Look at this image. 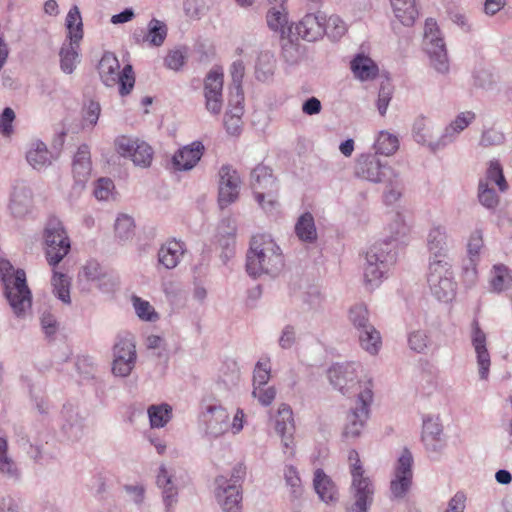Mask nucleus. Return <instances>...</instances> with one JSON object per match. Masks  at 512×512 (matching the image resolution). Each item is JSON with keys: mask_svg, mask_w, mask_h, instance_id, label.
<instances>
[{"mask_svg": "<svg viewBox=\"0 0 512 512\" xmlns=\"http://www.w3.org/2000/svg\"><path fill=\"white\" fill-rule=\"evenodd\" d=\"M443 428L439 417L428 416L423 419L422 441L427 450L440 451L444 446Z\"/></svg>", "mask_w": 512, "mask_h": 512, "instance_id": "nucleus-21", "label": "nucleus"}, {"mask_svg": "<svg viewBox=\"0 0 512 512\" xmlns=\"http://www.w3.org/2000/svg\"><path fill=\"white\" fill-rule=\"evenodd\" d=\"M251 187L257 202L262 208L268 209L275 204L277 183L269 167L264 165L255 167L251 173Z\"/></svg>", "mask_w": 512, "mask_h": 512, "instance_id": "nucleus-11", "label": "nucleus"}, {"mask_svg": "<svg viewBox=\"0 0 512 512\" xmlns=\"http://www.w3.org/2000/svg\"><path fill=\"white\" fill-rule=\"evenodd\" d=\"M252 394L258 399L260 404L268 406L274 401L276 390L274 387L255 386L253 387Z\"/></svg>", "mask_w": 512, "mask_h": 512, "instance_id": "nucleus-53", "label": "nucleus"}, {"mask_svg": "<svg viewBox=\"0 0 512 512\" xmlns=\"http://www.w3.org/2000/svg\"><path fill=\"white\" fill-rule=\"evenodd\" d=\"M134 228L133 219L127 215H122L115 222V231L120 238H127Z\"/></svg>", "mask_w": 512, "mask_h": 512, "instance_id": "nucleus-56", "label": "nucleus"}, {"mask_svg": "<svg viewBox=\"0 0 512 512\" xmlns=\"http://www.w3.org/2000/svg\"><path fill=\"white\" fill-rule=\"evenodd\" d=\"M228 420V412L221 406L209 407L205 415L207 430L214 436L221 435L228 429Z\"/></svg>", "mask_w": 512, "mask_h": 512, "instance_id": "nucleus-30", "label": "nucleus"}, {"mask_svg": "<svg viewBox=\"0 0 512 512\" xmlns=\"http://www.w3.org/2000/svg\"><path fill=\"white\" fill-rule=\"evenodd\" d=\"M53 292L62 302L70 303V280L67 275L54 272L52 277Z\"/></svg>", "mask_w": 512, "mask_h": 512, "instance_id": "nucleus-40", "label": "nucleus"}, {"mask_svg": "<svg viewBox=\"0 0 512 512\" xmlns=\"http://www.w3.org/2000/svg\"><path fill=\"white\" fill-rule=\"evenodd\" d=\"M466 497L464 493L458 492L450 500L446 512H463L465 509Z\"/></svg>", "mask_w": 512, "mask_h": 512, "instance_id": "nucleus-62", "label": "nucleus"}, {"mask_svg": "<svg viewBox=\"0 0 512 512\" xmlns=\"http://www.w3.org/2000/svg\"><path fill=\"white\" fill-rule=\"evenodd\" d=\"M148 27H149V31L146 36V40L152 46H157V47L161 46L164 43L166 36H167L166 25L157 19H152L149 22Z\"/></svg>", "mask_w": 512, "mask_h": 512, "instance_id": "nucleus-42", "label": "nucleus"}, {"mask_svg": "<svg viewBox=\"0 0 512 512\" xmlns=\"http://www.w3.org/2000/svg\"><path fill=\"white\" fill-rule=\"evenodd\" d=\"M44 240L47 261L55 267L69 253L71 248L70 239L59 220L52 218L48 221L44 232Z\"/></svg>", "mask_w": 512, "mask_h": 512, "instance_id": "nucleus-8", "label": "nucleus"}, {"mask_svg": "<svg viewBox=\"0 0 512 512\" xmlns=\"http://www.w3.org/2000/svg\"><path fill=\"white\" fill-rule=\"evenodd\" d=\"M114 183L111 179L101 178L96 182L94 194L99 200H107L112 194Z\"/></svg>", "mask_w": 512, "mask_h": 512, "instance_id": "nucleus-55", "label": "nucleus"}, {"mask_svg": "<svg viewBox=\"0 0 512 512\" xmlns=\"http://www.w3.org/2000/svg\"><path fill=\"white\" fill-rule=\"evenodd\" d=\"M102 82L108 87L119 85V93L125 96L131 92L135 84V76L131 65L120 70L117 57L111 52H105L98 64Z\"/></svg>", "mask_w": 512, "mask_h": 512, "instance_id": "nucleus-5", "label": "nucleus"}, {"mask_svg": "<svg viewBox=\"0 0 512 512\" xmlns=\"http://www.w3.org/2000/svg\"><path fill=\"white\" fill-rule=\"evenodd\" d=\"M374 147L377 153L389 156L397 151L399 141L395 135L382 131L379 133Z\"/></svg>", "mask_w": 512, "mask_h": 512, "instance_id": "nucleus-39", "label": "nucleus"}, {"mask_svg": "<svg viewBox=\"0 0 512 512\" xmlns=\"http://www.w3.org/2000/svg\"><path fill=\"white\" fill-rule=\"evenodd\" d=\"M346 31V24L338 15H331L328 19L325 18V33H328L331 37H341Z\"/></svg>", "mask_w": 512, "mask_h": 512, "instance_id": "nucleus-47", "label": "nucleus"}, {"mask_svg": "<svg viewBox=\"0 0 512 512\" xmlns=\"http://www.w3.org/2000/svg\"><path fill=\"white\" fill-rule=\"evenodd\" d=\"M408 342L411 349L421 352L427 346V336L424 333L417 331L409 336Z\"/></svg>", "mask_w": 512, "mask_h": 512, "instance_id": "nucleus-61", "label": "nucleus"}, {"mask_svg": "<svg viewBox=\"0 0 512 512\" xmlns=\"http://www.w3.org/2000/svg\"><path fill=\"white\" fill-rule=\"evenodd\" d=\"M414 138L418 143L426 144L432 149L445 145L447 141L446 135L436 140L432 123L424 117L418 119L414 124Z\"/></svg>", "mask_w": 512, "mask_h": 512, "instance_id": "nucleus-26", "label": "nucleus"}, {"mask_svg": "<svg viewBox=\"0 0 512 512\" xmlns=\"http://www.w3.org/2000/svg\"><path fill=\"white\" fill-rule=\"evenodd\" d=\"M239 105L236 103L234 111L226 113L224 117L225 127L230 134H238L240 131L242 107Z\"/></svg>", "mask_w": 512, "mask_h": 512, "instance_id": "nucleus-48", "label": "nucleus"}, {"mask_svg": "<svg viewBox=\"0 0 512 512\" xmlns=\"http://www.w3.org/2000/svg\"><path fill=\"white\" fill-rule=\"evenodd\" d=\"M483 247V237L482 233L480 231H476L471 234L469 241H468V252L471 256V259L473 257L478 256L481 248Z\"/></svg>", "mask_w": 512, "mask_h": 512, "instance_id": "nucleus-59", "label": "nucleus"}, {"mask_svg": "<svg viewBox=\"0 0 512 512\" xmlns=\"http://www.w3.org/2000/svg\"><path fill=\"white\" fill-rule=\"evenodd\" d=\"M472 344L477 354L480 377L485 379L489 373L490 355L486 348V335L476 320L473 322Z\"/></svg>", "mask_w": 512, "mask_h": 512, "instance_id": "nucleus-22", "label": "nucleus"}, {"mask_svg": "<svg viewBox=\"0 0 512 512\" xmlns=\"http://www.w3.org/2000/svg\"><path fill=\"white\" fill-rule=\"evenodd\" d=\"M428 283L433 295L440 301L448 302L455 295V283L449 263L430 261Z\"/></svg>", "mask_w": 512, "mask_h": 512, "instance_id": "nucleus-10", "label": "nucleus"}, {"mask_svg": "<svg viewBox=\"0 0 512 512\" xmlns=\"http://www.w3.org/2000/svg\"><path fill=\"white\" fill-rule=\"evenodd\" d=\"M295 233L304 242H313L317 239V231L312 214L307 212L299 217L295 225Z\"/></svg>", "mask_w": 512, "mask_h": 512, "instance_id": "nucleus-33", "label": "nucleus"}, {"mask_svg": "<svg viewBox=\"0 0 512 512\" xmlns=\"http://www.w3.org/2000/svg\"><path fill=\"white\" fill-rule=\"evenodd\" d=\"M351 70L361 81L372 80L377 77L379 69L376 63L364 54H358L351 61Z\"/></svg>", "mask_w": 512, "mask_h": 512, "instance_id": "nucleus-31", "label": "nucleus"}, {"mask_svg": "<svg viewBox=\"0 0 512 512\" xmlns=\"http://www.w3.org/2000/svg\"><path fill=\"white\" fill-rule=\"evenodd\" d=\"M137 316L143 321L154 322L159 319L154 307L146 300L134 295L131 298Z\"/></svg>", "mask_w": 512, "mask_h": 512, "instance_id": "nucleus-41", "label": "nucleus"}, {"mask_svg": "<svg viewBox=\"0 0 512 512\" xmlns=\"http://www.w3.org/2000/svg\"><path fill=\"white\" fill-rule=\"evenodd\" d=\"M373 382L368 381L365 388L357 395L356 407L347 415L342 436L346 440L358 438L369 418V407L373 401Z\"/></svg>", "mask_w": 512, "mask_h": 512, "instance_id": "nucleus-7", "label": "nucleus"}, {"mask_svg": "<svg viewBox=\"0 0 512 512\" xmlns=\"http://www.w3.org/2000/svg\"><path fill=\"white\" fill-rule=\"evenodd\" d=\"M66 28L69 43H64L60 49V66L64 73H73L79 58V42L83 38V23L80 11L73 6L66 17Z\"/></svg>", "mask_w": 512, "mask_h": 512, "instance_id": "nucleus-4", "label": "nucleus"}, {"mask_svg": "<svg viewBox=\"0 0 512 512\" xmlns=\"http://www.w3.org/2000/svg\"><path fill=\"white\" fill-rule=\"evenodd\" d=\"M0 278L4 285V293L10 306L17 315H21L31 307V291L26 282V274L22 269L15 270L5 259L0 260Z\"/></svg>", "mask_w": 512, "mask_h": 512, "instance_id": "nucleus-2", "label": "nucleus"}, {"mask_svg": "<svg viewBox=\"0 0 512 512\" xmlns=\"http://www.w3.org/2000/svg\"><path fill=\"white\" fill-rule=\"evenodd\" d=\"M8 443L5 438L0 437V471L9 475H15L17 470L13 460L8 457Z\"/></svg>", "mask_w": 512, "mask_h": 512, "instance_id": "nucleus-49", "label": "nucleus"}, {"mask_svg": "<svg viewBox=\"0 0 512 512\" xmlns=\"http://www.w3.org/2000/svg\"><path fill=\"white\" fill-rule=\"evenodd\" d=\"M493 290L501 292L508 288L512 283V276L509 269L502 264L494 265L490 280Z\"/></svg>", "mask_w": 512, "mask_h": 512, "instance_id": "nucleus-37", "label": "nucleus"}, {"mask_svg": "<svg viewBox=\"0 0 512 512\" xmlns=\"http://www.w3.org/2000/svg\"><path fill=\"white\" fill-rule=\"evenodd\" d=\"M321 108V102L317 98L311 97L304 102L302 106V111L307 115H315L320 113Z\"/></svg>", "mask_w": 512, "mask_h": 512, "instance_id": "nucleus-64", "label": "nucleus"}, {"mask_svg": "<svg viewBox=\"0 0 512 512\" xmlns=\"http://www.w3.org/2000/svg\"><path fill=\"white\" fill-rule=\"evenodd\" d=\"M231 75H232L233 82L235 84V90H236L235 103L241 104V102L243 100V94H242L240 83H241V80L244 75V66H243L242 62L238 61V62L233 63L232 69H231Z\"/></svg>", "mask_w": 512, "mask_h": 512, "instance_id": "nucleus-50", "label": "nucleus"}, {"mask_svg": "<svg viewBox=\"0 0 512 512\" xmlns=\"http://www.w3.org/2000/svg\"><path fill=\"white\" fill-rule=\"evenodd\" d=\"M475 118V114L473 112H463L457 116V118L450 124L449 127L446 128V136L450 133V130H453L454 133H459L464 130L471 121Z\"/></svg>", "mask_w": 512, "mask_h": 512, "instance_id": "nucleus-54", "label": "nucleus"}, {"mask_svg": "<svg viewBox=\"0 0 512 512\" xmlns=\"http://www.w3.org/2000/svg\"><path fill=\"white\" fill-rule=\"evenodd\" d=\"M480 182H487L489 186L495 184L501 192L506 191L508 188L502 167L498 161H490L485 178L480 180Z\"/></svg>", "mask_w": 512, "mask_h": 512, "instance_id": "nucleus-38", "label": "nucleus"}, {"mask_svg": "<svg viewBox=\"0 0 512 512\" xmlns=\"http://www.w3.org/2000/svg\"><path fill=\"white\" fill-rule=\"evenodd\" d=\"M101 112V107L98 102L90 101L85 108L84 120L91 125H95L98 121Z\"/></svg>", "mask_w": 512, "mask_h": 512, "instance_id": "nucleus-60", "label": "nucleus"}, {"mask_svg": "<svg viewBox=\"0 0 512 512\" xmlns=\"http://www.w3.org/2000/svg\"><path fill=\"white\" fill-rule=\"evenodd\" d=\"M349 318L359 330L361 347L368 353L375 355L379 352L382 341L380 333L368 322V311L363 305L354 306L349 313Z\"/></svg>", "mask_w": 512, "mask_h": 512, "instance_id": "nucleus-12", "label": "nucleus"}, {"mask_svg": "<svg viewBox=\"0 0 512 512\" xmlns=\"http://www.w3.org/2000/svg\"><path fill=\"white\" fill-rule=\"evenodd\" d=\"M116 152L125 158H130L137 166L148 167L153 159V149L144 141L121 135L114 140Z\"/></svg>", "mask_w": 512, "mask_h": 512, "instance_id": "nucleus-13", "label": "nucleus"}, {"mask_svg": "<svg viewBox=\"0 0 512 512\" xmlns=\"http://www.w3.org/2000/svg\"><path fill=\"white\" fill-rule=\"evenodd\" d=\"M413 486V456L404 448L394 464L390 481V495L394 500L405 499Z\"/></svg>", "mask_w": 512, "mask_h": 512, "instance_id": "nucleus-9", "label": "nucleus"}, {"mask_svg": "<svg viewBox=\"0 0 512 512\" xmlns=\"http://www.w3.org/2000/svg\"><path fill=\"white\" fill-rule=\"evenodd\" d=\"M283 265L280 248L265 234L255 235L247 254L246 270L257 277L262 273H274Z\"/></svg>", "mask_w": 512, "mask_h": 512, "instance_id": "nucleus-1", "label": "nucleus"}, {"mask_svg": "<svg viewBox=\"0 0 512 512\" xmlns=\"http://www.w3.org/2000/svg\"><path fill=\"white\" fill-rule=\"evenodd\" d=\"M447 234L443 227H433L427 238L428 250L431 254L430 261H441V263H448L446 251Z\"/></svg>", "mask_w": 512, "mask_h": 512, "instance_id": "nucleus-24", "label": "nucleus"}, {"mask_svg": "<svg viewBox=\"0 0 512 512\" xmlns=\"http://www.w3.org/2000/svg\"><path fill=\"white\" fill-rule=\"evenodd\" d=\"M284 478L286 484L291 487L293 494L296 495L301 493V478L299 476L297 469L294 466L289 465L285 467Z\"/></svg>", "mask_w": 512, "mask_h": 512, "instance_id": "nucleus-51", "label": "nucleus"}, {"mask_svg": "<svg viewBox=\"0 0 512 512\" xmlns=\"http://www.w3.org/2000/svg\"><path fill=\"white\" fill-rule=\"evenodd\" d=\"M297 34L304 40L313 42L325 34V15L320 11L307 13L296 25Z\"/></svg>", "mask_w": 512, "mask_h": 512, "instance_id": "nucleus-20", "label": "nucleus"}, {"mask_svg": "<svg viewBox=\"0 0 512 512\" xmlns=\"http://www.w3.org/2000/svg\"><path fill=\"white\" fill-rule=\"evenodd\" d=\"M72 172L77 183L84 184L91 174L90 150L87 145H81L73 160Z\"/></svg>", "mask_w": 512, "mask_h": 512, "instance_id": "nucleus-27", "label": "nucleus"}, {"mask_svg": "<svg viewBox=\"0 0 512 512\" xmlns=\"http://www.w3.org/2000/svg\"><path fill=\"white\" fill-rule=\"evenodd\" d=\"M170 483H171V479L168 476V472H167L166 468L162 466L160 468L159 474L157 475V484L160 487H163V489H164V491H163L164 501L168 508L174 502V498L177 494L176 490L172 486H170Z\"/></svg>", "mask_w": 512, "mask_h": 512, "instance_id": "nucleus-43", "label": "nucleus"}, {"mask_svg": "<svg viewBox=\"0 0 512 512\" xmlns=\"http://www.w3.org/2000/svg\"><path fill=\"white\" fill-rule=\"evenodd\" d=\"M478 197L481 204L487 208H495L499 203L498 195L487 182H479Z\"/></svg>", "mask_w": 512, "mask_h": 512, "instance_id": "nucleus-46", "label": "nucleus"}, {"mask_svg": "<svg viewBox=\"0 0 512 512\" xmlns=\"http://www.w3.org/2000/svg\"><path fill=\"white\" fill-rule=\"evenodd\" d=\"M394 16L405 26H412L417 17L418 9L415 0H390Z\"/></svg>", "mask_w": 512, "mask_h": 512, "instance_id": "nucleus-32", "label": "nucleus"}, {"mask_svg": "<svg viewBox=\"0 0 512 512\" xmlns=\"http://www.w3.org/2000/svg\"><path fill=\"white\" fill-rule=\"evenodd\" d=\"M383 169L384 167L374 155H361L357 160L356 173L363 179L379 182L384 176Z\"/></svg>", "mask_w": 512, "mask_h": 512, "instance_id": "nucleus-25", "label": "nucleus"}, {"mask_svg": "<svg viewBox=\"0 0 512 512\" xmlns=\"http://www.w3.org/2000/svg\"><path fill=\"white\" fill-rule=\"evenodd\" d=\"M27 161L35 169H40L50 163V153L46 145L41 141L31 144L26 155Z\"/></svg>", "mask_w": 512, "mask_h": 512, "instance_id": "nucleus-34", "label": "nucleus"}, {"mask_svg": "<svg viewBox=\"0 0 512 512\" xmlns=\"http://www.w3.org/2000/svg\"><path fill=\"white\" fill-rule=\"evenodd\" d=\"M186 61V51L180 48L169 50L164 58V65L171 70H180Z\"/></svg>", "mask_w": 512, "mask_h": 512, "instance_id": "nucleus-45", "label": "nucleus"}, {"mask_svg": "<svg viewBox=\"0 0 512 512\" xmlns=\"http://www.w3.org/2000/svg\"><path fill=\"white\" fill-rule=\"evenodd\" d=\"M204 146L201 142L195 141L184 146L173 156V164L177 170H190L201 159Z\"/></svg>", "mask_w": 512, "mask_h": 512, "instance_id": "nucleus-23", "label": "nucleus"}, {"mask_svg": "<svg viewBox=\"0 0 512 512\" xmlns=\"http://www.w3.org/2000/svg\"><path fill=\"white\" fill-rule=\"evenodd\" d=\"M223 71L215 68L211 70L204 81V96L206 108L213 114H219L222 110L223 99Z\"/></svg>", "mask_w": 512, "mask_h": 512, "instance_id": "nucleus-18", "label": "nucleus"}, {"mask_svg": "<svg viewBox=\"0 0 512 512\" xmlns=\"http://www.w3.org/2000/svg\"><path fill=\"white\" fill-rule=\"evenodd\" d=\"M266 18L268 27L271 30L279 32L282 35L285 34L288 27V13L286 7H271L267 12Z\"/></svg>", "mask_w": 512, "mask_h": 512, "instance_id": "nucleus-35", "label": "nucleus"}, {"mask_svg": "<svg viewBox=\"0 0 512 512\" xmlns=\"http://www.w3.org/2000/svg\"><path fill=\"white\" fill-rule=\"evenodd\" d=\"M150 425L153 428L164 427L172 416V408L168 404L152 405L148 408Z\"/></svg>", "mask_w": 512, "mask_h": 512, "instance_id": "nucleus-36", "label": "nucleus"}, {"mask_svg": "<svg viewBox=\"0 0 512 512\" xmlns=\"http://www.w3.org/2000/svg\"><path fill=\"white\" fill-rule=\"evenodd\" d=\"M503 135L494 130H488L483 133L480 144L482 146H490L501 143Z\"/></svg>", "mask_w": 512, "mask_h": 512, "instance_id": "nucleus-63", "label": "nucleus"}, {"mask_svg": "<svg viewBox=\"0 0 512 512\" xmlns=\"http://www.w3.org/2000/svg\"><path fill=\"white\" fill-rule=\"evenodd\" d=\"M359 366L355 363H345L333 365L328 371V377L331 384L336 387L341 393L347 394L352 391L356 386L360 391L365 388V385L371 379L365 382L357 380V368Z\"/></svg>", "mask_w": 512, "mask_h": 512, "instance_id": "nucleus-15", "label": "nucleus"}, {"mask_svg": "<svg viewBox=\"0 0 512 512\" xmlns=\"http://www.w3.org/2000/svg\"><path fill=\"white\" fill-rule=\"evenodd\" d=\"M395 260V252L391 242L381 241L374 243L366 253L365 283L371 288L378 286L388 265L394 263Z\"/></svg>", "mask_w": 512, "mask_h": 512, "instance_id": "nucleus-6", "label": "nucleus"}, {"mask_svg": "<svg viewBox=\"0 0 512 512\" xmlns=\"http://www.w3.org/2000/svg\"><path fill=\"white\" fill-rule=\"evenodd\" d=\"M184 244L176 239L168 240L164 243L158 252L159 262L167 269H173L177 266L180 258L184 254Z\"/></svg>", "mask_w": 512, "mask_h": 512, "instance_id": "nucleus-28", "label": "nucleus"}, {"mask_svg": "<svg viewBox=\"0 0 512 512\" xmlns=\"http://www.w3.org/2000/svg\"><path fill=\"white\" fill-rule=\"evenodd\" d=\"M216 484V498L223 510L225 512H241L242 495L236 483L230 484L225 477L220 476L216 479Z\"/></svg>", "mask_w": 512, "mask_h": 512, "instance_id": "nucleus-19", "label": "nucleus"}, {"mask_svg": "<svg viewBox=\"0 0 512 512\" xmlns=\"http://www.w3.org/2000/svg\"><path fill=\"white\" fill-rule=\"evenodd\" d=\"M136 361V349L132 337H124L114 346V361L112 371L115 375L128 376Z\"/></svg>", "mask_w": 512, "mask_h": 512, "instance_id": "nucleus-17", "label": "nucleus"}, {"mask_svg": "<svg viewBox=\"0 0 512 512\" xmlns=\"http://www.w3.org/2000/svg\"><path fill=\"white\" fill-rule=\"evenodd\" d=\"M220 181L219 186H223L225 184H230L239 186V177L237 175V172L233 170L230 166L224 165L221 167L219 171Z\"/></svg>", "mask_w": 512, "mask_h": 512, "instance_id": "nucleus-57", "label": "nucleus"}, {"mask_svg": "<svg viewBox=\"0 0 512 512\" xmlns=\"http://www.w3.org/2000/svg\"><path fill=\"white\" fill-rule=\"evenodd\" d=\"M15 119L14 111L7 107L3 110V113L0 117V132L3 135H10L12 133V123Z\"/></svg>", "mask_w": 512, "mask_h": 512, "instance_id": "nucleus-58", "label": "nucleus"}, {"mask_svg": "<svg viewBox=\"0 0 512 512\" xmlns=\"http://www.w3.org/2000/svg\"><path fill=\"white\" fill-rule=\"evenodd\" d=\"M438 34L436 21L431 18L427 19L425 22V41L430 62L438 72L445 73L449 69L447 52L444 41Z\"/></svg>", "mask_w": 512, "mask_h": 512, "instance_id": "nucleus-14", "label": "nucleus"}, {"mask_svg": "<svg viewBox=\"0 0 512 512\" xmlns=\"http://www.w3.org/2000/svg\"><path fill=\"white\" fill-rule=\"evenodd\" d=\"M238 197V186L225 184L219 186V197L218 201L221 207H225L234 202Z\"/></svg>", "mask_w": 512, "mask_h": 512, "instance_id": "nucleus-52", "label": "nucleus"}, {"mask_svg": "<svg viewBox=\"0 0 512 512\" xmlns=\"http://www.w3.org/2000/svg\"><path fill=\"white\" fill-rule=\"evenodd\" d=\"M275 430L281 437L283 452L289 457L295 456V422L293 418V411L287 404H281L278 408L275 418Z\"/></svg>", "mask_w": 512, "mask_h": 512, "instance_id": "nucleus-16", "label": "nucleus"}, {"mask_svg": "<svg viewBox=\"0 0 512 512\" xmlns=\"http://www.w3.org/2000/svg\"><path fill=\"white\" fill-rule=\"evenodd\" d=\"M349 471L352 478L350 493L353 504L350 512H368L373 503L375 487L369 476L366 475L359 454L352 449L348 453Z\"/></svg>", "mask_w": 512, "mask_h": 512, "instance_id": "nucleus-3", "label": "nucleus"}, {"mask_svg": "<svg viewBox=\"0 0 512 512\" xmlns=\"http://www.w3.org/2000/svg\"><path fill=\"white\" fill-rule=\"evenodd\" d=\"M270 360L264 359L257 362L253 373V387L265 386L270 379Z\"/></svg>", "mask_w": 512, "mask_h": 512, "instance_id": "nucleus-44", "label": "nucleus"}, {"mask_svg": "<svg viewBox=\"0 0 512 512\" xmlns=\"http://www.w3.org/2000/svg\"><path fill=\"white\" fill-rule=\"evenodd\" d=\"M313 484L320 499L326 503L335 502L338 499V490L335 483L322 469L314 472Z\"/></svg>", "mask_w": 512, "mask_h": 512, "instance_id": "nucleus-29", "label": "nucleus"}]
</instances>
